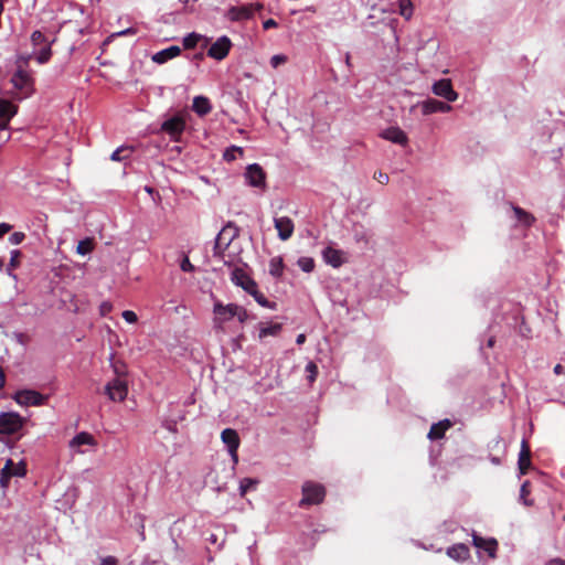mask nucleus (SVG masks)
Wrapping results in <instances>:
<instances>
[{
    "instance_id": "5701e85b",
    "label": "nucleus",
    "mask_w": 565,
    "mask_h": 565,
    "mask_svg": "<svg viewBox=\"0 0 565 565\" xmlns=\"http://www.w3.org/2000/svg\"><path fill=\"white\" fill-rule=\"evenodd\" d=\"M512 211L513 217L516 221V223L525 228L531 227L535 222V217L533 214L529 213L527 211L519 206H512Z\"/></svg>"
},
{
    "instance_id": "8fccbe9b",
    "label": "nucleus",
    "mask_w": 565,
    "mask_h": 565,
    "mask_svg": "<svg viewBox=\"0 0 565 565\" xmlns=\"http://www.w3.org/2000/svg\"><path fill=\"white\" fill-rule=\"evenodd\" d=\"M374 178H375L380 183H382V184H386V183H388V181H390V177H388V174H386V173H384V172H381V171H380V172H377V173H375V174H374Z\"/></svg>"
},
{
    "instance_id": "2f4dec72",
    "label": "nucleus",
    "mask_w": 565,
    "mask_h": 565,
    "mask_svg": "<svg viewBox=\"0 0 565 565\" xmlns=\"http://www.w3.org/2000/svg\"><path fill=\"white\" fill-rule=\"evenodd\" d=\"M243 148L237 146H231L224 151L223 158L228 162L234 161L237 158V156H243Z\"/></svg>"
},
{
    "instance_id": "0eeeda50",
    "label": "nucleus",
    "mask_w": 565,
    "mask_h": 565,
    "mask_svg": "<svg viewBox=\"0 0 565 565\" xmlns=\"http://www.w3.org/2000/svg\"><path fill=\"white\" fill-rule=\"evenodd\" d=\"M235 236H236L235 227H232V226L223 227L215 238L214 256L218 257L224 263H226L224 252L230 246V244L232 243V241L234 239Z\"/></svg>"
},
{
    "instance_id": "a211bd4d",
    "label": "nucleus",
    "mask_w": 565,
    "mask_h": 565,
    "mask_svg": "<svg viewBox=\"0 0 565 565\" xmlns=\"http://www.w3.org/2000/svg\"><path fill=\"white\" fill-rule=\"evenodd\" d=\"M231 280L234 285L243 288L246 292L253 289L256 284V281L252 279L242 268H235L232 271Z\"/></svg>"
},
{
    "instance_id": "c756f323",
    "label": "nucleus",
    "mask_w": 565,
    "mask_h": 565,
    "mask_svg": "<svg viewBox=\"0 0 565 565\" xmlns=\"http://www.w3.org/2000/svg\"><path fill=\"white\" fill-rule=\"evenodd\" d=\"M258 484L257 479L253 478H243L239 481V494L244 497L249 490H253Z\"/></svg>"
},
{
    "instance_id": "ea45409f",
    "label": "nucleus",
    "mask_w": 565,
    "mask_h": 565,
    "mask_svg": "<svg viewBox=\"0 0 565 565\" xmlns=\"http://www.w3.org/2000/svg\"><path fill=\"white\" fill-rule=\"evenodd\" d=\"M31 41H32V44L34 46H40V45H47L49 42L46 40V38L42 34V32L40 31H34L31 35Z\"/></svg>"
},
{
    "instance_id": "5fc2aeb1",
    "label": "nucleus",
    "mask_w": 565,
    "mask_h": 565,
    "mask_svg": "<svg viewBox=\"0 0 565 565\" xmlns=\"http://www.w3.org/2000/svg\"><path fill=\"white\" fill-rule=\"evenodd\" d=\"M276 26H277V22L273 19H268V20L264 21V23H263V28L265 30L276 28Z\"/></svg>"
},
{
    "instance_id": "bf43d9fd",
    "label": "nucleus",
    "mask_w": 565,
    "mask_h": 565,
    "mask_svg": "<svg viewBox=\"0 0 565 565\" xmlns=\"http://www.w3.org/2000/svg\"><path fill=\"white\" fill-rule=\"evenodd\" d=\"M553 371L556 375H561L564 373V367L561 364H556Z\"/></svg>"
},
{
    "instance_id": "20e7f679",
    "label": "nucleus",
    "mask_w": 565,
    "mask_h": 565,
    "mask_svg": "<svg viewBox=\"0 0 565 565\" xmlns=\"http://www.w3.org/2000/svg\"><path fill=\"white\" fill-rule=\"evenodd\" d=\"M25 418L15 412L0 413V435L10 436L22 429Z\"/></svg>"
},
{
    "instance_id": "864d4df0",
    "label": "nucleus",
    "mask_w": 565,
    "mask_h": 565,
    "mask_svg": "<svg viewBox=\"0 0 565 565\" xmlns=\"http://www.w3.org/2000/svg\"><path fill=\"white\" fill-rule=\"evenodd\" d=\"M122 151V148H118L116 149L111 156H110V159L113 161H121L122 160V157L120 156V152Z\"/></svg>"
},
{
    "instance_id": "4c0bfd02",
    "label": "nucleus",
    "mask_w": 565,
    "mask_h": 565,
    "mask_svg": "<svg viewBox=\"0 0 565 565\" xmlns=\"http://www.w3.org/2000/svg\"><path fill=\"white\" fill-rule=\"evenodd\" d=\"M51 54H52V52H51V47H50V44H47V45H44V46L40 50V52L38 53V55H36V57H35V58H36V61H38L40 64H44V63H46V62L50 60Z\"/></svg>"
},
{
    "instance_id": "3c124183",
    "label": "nucleus",
    "mask_w": 565,
    "mask_h": 565,
    "mask_svg": "<svg viewBox=\"0 0 565 565\" xmlns=\"http://www.w3.org/2000/svg\"><path fill=\"white\" fill-rule=\"evenodd\" d=\"M20 255L19 250H12L11 252V258H10V267H15L18 265V257Z\"/></svg>"
},
{
    "instance_id": "e433bc0d",
    "label": "nucleus",
    "mask_w": 565,
    "mask_h": 565,
    "mask_svg": "<svg viewBox=\"0 0 565 565\" xmlns=\"http://www.w3.org/2000/svg\"><path fill=\"white\" fill-rule=\"evenodd\" d=\"M306 373L308 374L307 375V379L309 381V383H313L317 379V375H318V366L315 362L312 361H309L306 365Z\"/></svg>"
},
{
    "instance_id": "bb28decb",
    "label": "nucleus",
    "mask_w": 565,
    "mask_h": 565,
    "mask_svg": "<svg viewBox=\"0 0 565 565\" xmlns=\"http://www.w3.org/2000/svg\"><path fill=\"white\" fill-rule=\"evenodd\" d=\"M281 328L280 323H260L258 327V338L264 340L267 337H276L280 333Z\"/></svg>"
},
{
    "instance_id": "e2e57ef3",
    "label": "nucleus",
    "mask_w": 565,
    "mask_h": 565,
    "mask_svg": "<svg viewBox=\"0 0 565 565\" xmlns=\"http://www.w3.org/2000/svg\"><path fill=\"white\" fill-rule=\"evenodd\" d=\"M4 382H6L4 372H3V370L0 367V388H2V387H3Z\"/></svg>"
},
{
    "instance_id": "c9c22d12",
    "label": "nucleus",
    "mask_w": 565,
    "mask_h": 565,
    "mask_svg": "<svg viewBox=\"0 0 565 565\" xmlns=\"http://www.w3.org/2000/svg\"><path fill=\"white\" fill-rule=\"evenodd\" d=\"M92 249H93L92 241L89 238H85L78 243L76 252H77V254L84 256V255L89 254L92 252Z\"/></svg>"
},
{
    "instance_id": "052dcab7",
    "label": "nucleus",
    "mask_w": 565,
    "mask_h": 565,
    "mask_svg": "<svg viewBox=\"0 0 565 565\" xmlns=\"http://www.w3.org/2000/svg\"><path fill=\"white\" fill-rule=\"evenodd\" d=\"M305 341H306V335L303 333H300L297 335V338H296L297 344H302V343H305Z\"/></svg>"
},
{
    "instance_id": "c03bdc74",
    "label": "nucleus",
    "mask_w": 565,
    "mask_h": 565,
    "mask_svg": "<svg viewBox=\"0 0 565 565\" xmlns=\"http://www.w3.org/2000/svg\"><path fill=\"white\" fill-rule=\"evenodd\" d=\"M23 239H24V234L21 233V232H14L9 237L10 243L13 244V245L20 244Z\"/></svg>"
},
{
    "instance_id": "cd10ccee",
    "label": "nucleus",
    "mask_w": 565,
    "mask_h": 565,
    "mask_svg": "<svg viewBox=\"0 0 565 565\" xmlns=\"http://www.w3.org/2000/svg\"><path fill=\"white\" fill-rule=\"evenodd\" d=\"M519 469L522 475H524L527 470V468L531 465L530 459V449L527 447L526 441L523 439L521 444V450L519 454V460H518Z\"/></svg>"
},
{
    "instance_id": "473e14b6",
    "label": "nucleus",
    "mask_w": 565,
    "mask_h": 565,
    "mask_svg": "<svg viewBox=\"0 0 565 565\" xmlns=\"http://www.w3.org/2000/svg\"><path fill=\"white\" fill-rule=\"evenodd\" d=\"M297 265L305 273H311L315 269V260L311 257H307V256L300 257L297 260Z\"/></svg>"
},
{
    "instance_id": "393cba45",
    "label": "nucleus",
    "mask_w": 565,
    "mask_h": 565,
    "mask_svg": "<svg viewBox=\"0 0 565 565\" xmlns=\"http://www.w3.org/2000/svg\"><path fill=\"white\" fill-rule=\"evenodd\" d=\"M451 427V423L449 419H444V420H440L436 424H434L431 427H430V430L427 435V437L430 439V440H437V439H440L444 437L446 430H448L449 428Z\"/></svg>"
},
{
    "instance_id": "f3484780",
    "label": "nucleus",
    "mask_w": 565,
    "mask_h": 565,
    "mask_svg": "<svg viewBox=\"0 0 565 565\" xmlns=\"http://www.w3.org/2000/svg\"><path fill=\"white\" fill-rule=\"evenodd\" d=\"M323 262L333 268H339L345 263V254L340 249H335L331 246L326 247L322 250Z\"/></svg>"
},
{
    "instance_id": "6e6552de",
    "label": "nucleus",
    "mask_w": 565,
    "mask_h": 565,
    "mask_svg": "<svg viewBox=\"0 0 565 565\" xmlns=\"http://www.w3.org/2000/svg\"><path fill=\"white\" fill-rule=\"evenodd\" d=\"M246 183L253 188H266V173L258 163L247 166L244 173Z\"/></svg>"
},
{
    "instance_id": "aec40b11",
    "label": "nucleus",
    "mask_w": 565,
    "mask_h": 565,
    "mask_svg": "<svg viewBox=\"0 0 565 565\" xmlns=\"http://www.w3.org/2000/svg\"><path fill=\"white\" fill-rule=\"evenodd\" d=\"M381 137L396 145L405 146L408 141L407 135L398 127L385 129Z\"/></svg>"
},
{
    "instance_id": "7c9ffc66",
    "label": "nucleus",
    "mask_w": 565,
    "mask_h": 565,
    "mask_svg": "<svg viewBox=\"0 0 565 565\" xmlns=\"http://www.w3.org/2000/svg\"><path fill=\"white\" fill-rule=\"evenodd\" d=\"M399 14L406 20L413 15V3L411 0H398Z\"/></svg>"
},
{
    "instance_id": "603ef678",
    "label": "nucleus",
    "mask_w": 565,
    "mask_h": 565,
    "mask_svg": "<svg viewBox=\"0 0 565 565\" xmlns=\"http://www.w3.org/2000/svg\"><path fill=\"white\" fill-rule=\"evenodd\" d=\"M11 477L0 473V484L3 489L8 488Z\"/></svg>"
},
{
    "instance_id": "6e6d98bb",
    "label": "nucleus",
    "mask_w": 565,
    "mask_h": 565,
    "mask_svg": "<svg viewBox=\"0 0 565 565\" xmlns=\"http://www.w3.org/2000/svg\"><path fill=\"white\" fill-rule=\"evenodd\" d=\"M11 230V225L7 223H0V238Z\"/></svg>"
},
{
    "instance_id": "de8ad7c7",
    "label": "nucleus",
    "mask_w": 565,
    "mask_h": 565,
    "mask_svg": "<svg viewBox=\"0 0 565 565\" xmlns=\"http://www.w3.org/2000/svg\"><path fill=\"white\" fill-rule=\"evenodd\" d=\"M113 309V305L109 301H104L99 306V312L102 316L108 315Z\"/></svg>"
},
{
    "instance_id": "9b49d317",
    "label": "nucleus",
    "mask_w": 565,
    "mask_h": 565,
    "mask_svg": "<svg viewBox=\"0 0 565 565\" xmlns=\"http://www.w3.org/2000/svg\"><path fill=\"white\" fill-rule=\"evenodd\" d=\"M105 393L113 402H122L128 394V386L126 381L117 377L108 382L105 386Z\"/></svg>"
},
{
    "instance_id": "f704fd0d",
    "label": "nucleus",
    "mask_w": 565,
    "mask_h": 565,
    "mask_svg": "<svg viewBox=\"0 0 565 565\" xmlns=\"http://www.w3.org/2000/svg\"><path fill=\"white\" fill-rule=\"evenodd\" d=\"M529 486H530L529 481H525L522 483V486L520 488V498H519L520 501L526 507H531L533 504V501L527 499V495L530 494Z\"/></svg>"
},
{
    "instance_id": "ddd939ff",
    "label": "nucleus",
    "mask_w": 565,
    "mask_h": 565,
    "mask_svg": "<svg viewBox=\"0 0 565 565\" xmlns=\"http://www.w3.org/2000/svg\"><path fill=\"white\" fill-rule=\"evenodd\" d=\"M231 45V40L226 35H223L211 45L207 51V55L217 61H221L227 56Z\"/></svg>"
},
{
    "instance_id": "f03ea898",
    "label": "nucleus",
    "mask_w": 565,
    "mask_h": 565,
    "mask_svg": "<svg viewBox=\"0 0 565 565\" xmlns=\"http://www.w3.org/2000/svg\"><path fill=\"white\" fill-rule=\"evenodd\" d=\"M11 83L17 92L15 95L18 99L26 98L33 94L34 82L28 71L18 68L11 77Z\"/></svg>"
},
{
    "instance_id": "4be33fe9",
    "label": "nucleus",
    "mask_w": 565,
    "mask_h": 565,
    "mask_svg": "<svg viewBox=\"0 0 565 565\" xmlns=\"http://www.w3.org/2000/svg\"><path fill=\"white\" fill-rule=\"evenodd\" d=\"M472 542L476 547L484 550L490 557H494L498 545L494 539L487 540L475 533L472 535Z\"/></svg>"
},
{
    "instance_id": "774afa93",
    "label": "nucleus",
    "mask_w": 565,
    "mask_h": 565,
    "mask_svg": "<svg viewBox=\"0 0 565 565\" xmlns=\"http://www.w3.org/2000/svg\"><path fill=\"white\" fill-rule=\"evenodd\" d=\"M7 273L9 276H11L13 279H17V276L12 273L11 268L7 269Z\"/></svg>"
},
{
    "instance_id": "69168bd1",
    "label": "nucleus",
    "mask_w": 565,
    "mask_h": 565,
    "mask_svg": "<svg viewBox=\"0 0 565 565\" xmlns=\"http://www.w3.org/2000/svg\"><path fill=\"white\" fill-rule=\"evenodd\" d=\"M490 461L495 466H499L501 463V460L498 457H490Z\"/></svg>"
},
{
    "instance_id": "72a5a7b5",
    "label": "nucleus",
    "mask_w": 565,
    "mask_h": 565,
    "mask_svg": "<svg viewBox=\"0 0 565 565\" xmlns=\"http://www.w3.org/2000/svg\"><path fill=\"white\" fill-rule=\"evenodd\" d=\"M203 36L201 34H198L195 32L189 33L183 38V46L185 49H193L196 46V44L200 42V40Z\"/></svg>"
},
{
    "instance_id": "13d9d810",
    "label": "nucleus",
    "mask_w": 565,
    "mask_h": 565,
    "mask_svg": "<svg viewBox=\"0 0 565 565\" xmlns=\"http://www.w3.org/2000/svg\"><path fill=\"white\" fill-rule=\"evenodd\" d=\"M565 565V561L562 558H553L551 559L547 565Z\"/></svg>"
},
{
    "instance_id": "338daca9",
    "label": "nucleus",
    "mask_w": 565,
    "mask_h": 565,
    "mask_svg": "<svg viewBox=\"0 0 565 565\" xmlns=\"http://www.w3.org/2000/svg\"><path fill=\"white\" fill-rule=\"evenodd\" d=\"M345 64H347V66H351V56H350V53H347V54H345Z\"/></svg>"
},
{
    "instance_id": "4468645a",
    "label": "nucleus",
    "mask_w": 565,
    "mask_h": 565,
    "mask_svg": "<svg viewBox=\"0 0 565 565\" xmlns=\"http://www.w3.org/2000/svg\"><path fill=\"white\" fill-rule=\"evenodd\" d=\"M423 115H430L435 113H449L452 107L448 103L440 102L438 99L428 98L424 102L418 103Z\"/></svg>"
},
{
    "instance_id": "412c9836",
    "label": "nucleus",
    "mask_w": 565,
    "mask_h": 565,
    "mask_svg": "<svg viewBox=\"0 0 565 565\" xmlns=\"http://www.w3.org/2000/svg\"><path fill=\"white\" fill-rule=\"evenodd\" d=\"M192 110L198 116L203 117L211 113L212 104H211L210 99L205 96H202V95L195 96L193 98V103H192Z\"/></svg>"
},
{
    "instance_id": "a878e982",
    "label": "nucleus",
    "mask_w": 565,
    "mask_h": 565,
    "mask_svg": "<svg viewBox=\"0 0 565 565\" xmlns=\"http://www.w3.org/2000/svg\"><path fill=\"white\" fill-rule=\"evenodd\" d=\"M447 555L455 561L462 562L469 557V548L462 543L455 544L447 548Z\"/></svg>"
},
{
    "instance_id": "a18cd8bd",
    "label": "nucleus",
    "mask_w": 565,
    "mask_h": 565,
    "mask_svg": "<svg viewBox=\"0 0 565 565\" xmlns=\"http://www.w3.org/2000/svg\"><path fill=\"white\" fill-rule=\"evenodd\" d=\"M255 301L260 305L264 308H270V302L268 299L264 296V294L259 292L255 298Z\"/></svg>"
},
{
    "instance_id": "4d7b16f0",
    "label": "nucleus",
    "mask_w": 565,
    "mask_h": 565,
    "mask_svg": "<svg viewBox=\"0 0 565 565\" xmlns=\"http://www.w3.org/2000/svg\"><path fill=\"white\" fill-rule=\"evenodd\" d=\"M129 34H136V29L128 28L126 30H122V31H119L116 33V35H118V36H124V35H129Z\"/></svg>"
},
{
    "instance_id": "c85d7f7f",
    "label": "nucleus",
    "mask_w": 565,
    "mask_h": 565,
    "mask_svg": "<svg viewBox=\"0 0 565 565\" xmlns=\"http://www.w3.org/2000/svg\"><path fill=\"white\" fill-rule=\"evenodd\" d=\"M268 270L273 277H276V278L280 277L284 271L282 258L280 256L273 257L269 260V269Z\"/></svg>"
},
{
    "instance_id": "58836bf2",
    "label": "nucleus",
    "mask_w": 565,
    "mask_h": 565,
    "mask_svg": "<svg viewBox=\"0 0 565 565\" xmlns=\"http://www.w3.org/2000/svg\"><path fill=\"white\" fill-rule=\"evenodd\" d=\"M288 62V56L286 54H275L270 57V66L273 68H278L279 66L286 64Z\"/></svg>"
},
{
    "instance_id": "423d86ee",
    "label": "nucleus",
    "mask_w": 565,
    "mask_h": 565,
    "mask_svg": "<svg viewBox=\"0 0 565 565\" xmlns=\"http://www.w3.org/2000/svg\"><path fill=\"white\" fill-rule=\"evenodd\" d=\"M302 494L303 497L299 502L301 507L309 504H319L320 502H322L326 495V491L323 486L308 481L305 482L302 486Z\"/></svg>"
},
{
    "instance_id": "37998d69",
    "label": "nucleus",
    "mask_w": 565,
    "mask_h": 565,
    "mask_svg": "<svg viewBox=\"0 0 565 565\" xmlns=\"http://www.w3.org/2000/svg\"><path fill=\"white\" fill-rule=\"evenodd\" d=\"M121 316H122L124 320L128 323H136L138 320L136 312H134L131 310L122 311Z\"/></svg>"
},
{
    "instance_id": "7ed1b4c3",
    "label": "nucleus",
    "mask_w": 565,
    "mask_h": 565,
    "mask_svg": "<svg viewBox=\"0 0 565 565\" xmlns=\"http://www.w3.org/2000/svg\"><path fill=\"white\" fill-rule=\"evenodd\" d=\"M186 127V121L184 115L182 113H177L175 115L167 118L162 121L160 126V130L169 135L172 141H180L182 134L184 132Z\"/></svg>"
},
{
    "instance_id": "dca6fc26",
    "label": "nucleus",
    "mask_w": 565,
    "mask_h": 565,
    "mask_svg": "<svg viewBox=\"0 0 565 565\" xmlns=\"http://www.w3.org/2000/svg\"><path fill=\"white\" fill-rule=\"evenodd\" d=\"M18 107L11 102L0 98V130L8 128L10 120L15 116Z\"/></svg>"
},
{
    "instance_id": "6ab92c4d",
    "label": "nucleus",
    "mask_w": 565,
    "mask_h": 565,
    "mask_svg": "<svg viewBox=\"0 0 565 565\" xmlns=\"http://www.w3.org/2000/svg\"><path fill=\"white\" fill-rule=\"evenodd\" d=\"M254 14L253 6L232 7L228 9L226 17L231 21L248 20Z\"/></svg>"
},
{
    "instance_id": "79ce46f5",
    "label": "nucleus",
    "mask_w": 565,
    "mask_h": 565,
    "mask_svg": "<svg viewBox=\"0 0 565 565\" xmlns=\"http://www.w3.org/2000/svg\"><path fill=\"white\" fill-rule=\"evenodd\" d=\"M180 268L182 271L191 273L194 270V266L191 264L188 256H184L180 263Z\"/></svg>"
},
{
    "instance_id": "2eb2a0df",
    "label": "nucleus",
    "mask_w": 565,
    "mask_h": 565,
    "mask_svg": "<svg viewBox=\"0 0 565 565\" xmlns=\"http://www.w3.org/2000/svg\"><path fill=\"white\" fill-rule=\"evenodd\" d=\"M274 226L277 230L278 237L281 241L289 239L294 234L295 225L292 220L288 216L275 217Z\"/></svg>"
},
{
    "instance_id": "09e8293b",
    "label": "nucleus",
    "mask_w": 565,
    "mask_h": 565,
    "mask_svg": "<svg viewBox=\"0 0 565 565\" xmlns=\"http://www.w3.org/2000/svg\"><path fill=\"white\" fill-rule=\"evenodd\" d=\"M12 468H13V461L11 459H8L4 467L1 469V473H4V476L12 477Z\"/></svg>"
},
{
    "instance_id": "9d476101",
    "label": "nucleus",
    "mask_w": 565,
    "mask_h": 565,
    "mask_svg": "<svg viewBox=\"0 0 565 565\" xmlns=\"http://www.w3.org/2000/svg\"><path fill=\"white\" fill-rule=\"evenodd\" d=\"M431 92L434 95L446 99L448 103H452L458 99V93L454 89L449 78L436 81L431 85Z\"/></svg>"
},
{
    "instance_id": "f257e3e1",
    "label": "nucleus",
    "mask_w": 565,
    "mask_h": 565,
    "mask_svg": "<svg viewBox=\"0 0 565 565\" xmlns=\"http://www.w3.org/2000/svg\"><path fill=\"white\" fill-rule=\"evenodd\" d=\"M235 318L237 319V321L241 324H243L248 318V313H247L246 309L236 303H227V305H223L222 302L214 303V306H213V328L216 331L225 332L226 323L231 322Z\"/></svg>"
},
{
    "instance_id": "1a4fd4ad",
    "label": "nucleus",
    "mask_w": 565,
    "mask_h": 565,
    "mask_svg": "<svg viewBox=\"0 0 565 565\" xmlns=\"http://www.w3.org/2000/svg\"><path fill=\"white\" fill-rule=\"evenodd\" d=\"M13 399L21 406H41L46 398L34 390H21L14 394Z\"/></svg>"
},
{
    "instance_id": "0e129e2a",
    "label": "nucleus",
    "mask_w": 565,
    "mask_h": 565,
    "mask_svg": "<svg viewBox=\"0 0 565 565\" xmlns=\"http://www.w3.org/2000/svg\"><path fill=\"white\" fill-rule=\"evenodd\" d=\"M207 541H209L211 544H216V543H217V536H216V534H210V536L207 537Z\"/></svg>"
},
{
    "instance_id": "49530a36",
    "label": "nucleus",
    "mask_w": 565,
    "mask_h": 565,
    "mask_svg": "<svg viewBox=\"0 0 565 565\" xmlns=\"http://www.w3.org/2000/svg\"><path fill=\"white\" fill-rule=\"evenodd\" d=\"M99 565H118V559L111 555L104 556L100 558Z\"/></svg>"
},
{
    "instance_id": "a19ab883",
    "label": "nucleus",
    "mask_w": 565,
    "mask_h": 565,
    "mask_svg": "<svg viewBox=\"0 0 565 565\" xmlns=\"http://www.w3.org/2000/svg\"><path fill=\"white\" fill-rule=\"evenodd\" d=\"M26 475V467L24 461H20L17 465L13 463L12 477H24Z\"/></svg>"
},
{
    "instance_id": "b1692460",
    "label": "nucleus",
    "mask_w": 565,
    "mask_h": 565,
    "mask_svg": "<svg viewBox=\"0 0 565 565\" xmlns=\"http://www.w3.org/2000/svg\"><path fill=\"white\" fill-rule=\"evenodd\" d=\"M181 53L179 46L172 45L164 50H161L152 55V61L157 64H163L169 60L177 57Z\"/></svg>"
},
{
    "instance_id": "39448f33",
    "label": "nucleus",
    "mask_w": 565,
    "mask_h": 565,
    "mask_svg": "<svg viewBox=\"0 0 565 565\" xmlns=\"http://www.w3.org/2000/svg\"><path fill=\"white\" fill-rule=\"evenodd\" d=\"M97 446V440L95 437L87 433L81 431L76 434L70 441L68 448L73 454H86L89 449H95Z\"/></svg>"
},
{
    "instance_id": "f8f14e48",
    "label": "nucleus",
    "mask_w": 565,
    "mask_h": 565,
    "mask_svg": "<svg viewBox=\"0 0 565 565\" xmlns=\"http://www.w3.org/2000/svg\"><path fill=\"white\" fill-rule=\"evenodd\" d=\"M221 439L228 450L233 465H236L238 462L237 449L239 447V437L237 431L232 428H225L221 433Z\"/></svg>"
},
{
    "instance_id": "680f3d73",
    "label": "nucleus",
    "mask_w": 565,
    "mask_h": 565,
    "mask_svg": "<svg viewBox=\"0 0 565 565\" xmlns=\"http://www.w3.org/2000/svg\"><path fill=\"white\" fill-rule=\"evenodd\" d=\"M247 294H249L250 296H253V298H255L259 294L257 284H255V287L253 289L248 290Z\"/></svg>"
}]
</instances>
